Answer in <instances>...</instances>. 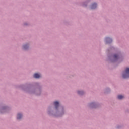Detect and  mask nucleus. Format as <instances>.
<instances>
[{"label": "nucleus", "mask_w": 129, "mask_h": 129, "mask_svg": "<svg viewBox=\"0 0 129 129\" xmlns=\"http://www.w3.org/2000/svg\"><path fill=\"white\" fill-rule=\"evenodd\" d=\"M123 78H129V68H126L125 71L123 73Z\"/></svg>", "instance_id": "f257e3e1"}, {"label": "nucleus", "mask_w": 129, "mask_h": 129, "mask_svg": "<svg viewBox=\"0 0 129 129\" xmlns=\"http://www.w3.org/2000/svg\"><path fill=\"white\" fill-rule=\"evenodd\" d=\"M106 42L107 44H108V43H111L112 42V39L109 37L106 38Z\"/></svg>", "instance_id": "f03ea898"}, {"label": "nucleus", "mask_w": 129, "mask_h": 129, "mask_svg": "<svg viewBox=\"0 0 129 129\" xmlns=\"http://www.w3.org/2000/svg\"><path fill=\"white\" fill-rule=\"evenodd\" d=\"M97 6V4H96V3H94L92 5L91 8L92 9V10H93L94 9H96Z\"/></svg>", "instance_id": "7ed1b4c3"}, {"label": "nucleus", "mask_w": 129, "mask_h": 129, "mask_svg": "<svg viewBox=\"0 0 129 129\" xmlns=\"http://www.w3.org/2000/svg\"><path fill=\"white\" fill-rule=\"evenodd\" d=\"M40 76H41V75L38 73H35L34 74V78H40Z\"/></svg>", "instance_id": "20e7f679"}, {"label": "nucleus", "mask_w": 129, "mask_h": 129, "mask_svg": "<svg viewBox=\"0 0 129 129\" xmlns=\"http://www.w3.org/2000/svg\"><path fill=\"white\" fill-rule=\"evenodd\" d=\"M119 56L117 54H115L113 56V58L115 61H116V60H118Z\"/></svg>", "instance_id": "39448f33"}, {"label": "nucleus", "mask_w": 129, "mask_h": 129, "mask_svg": "<svg viewBox=\"0 0 129 129\" xmlns=\"http://www.w3.org/2000/svg\"><path fill=\"white\" fill-rule=\"evenodd\" d=\"M54 104L55 106V108H58V106H59V102H54Z\"/></svg>", "instance_id": "423d86ee"}, {"label": "nucleus", "mask_w": 129, "mask_h": 129, "mask_svg": "<svg viewBox=\"0 0 129 129\" xmlns=\"http://www.w3.org/2000/svg\"><path fill=\"white\" fill-rule=\"evenodd\" d=\"M22 118V114H18L17 115V119H21Z\"/></svg>", "instance_id": "0eeeda50"}, {"label": "nucleus", "mask_w": 129, "mask_h": 129, "mask_svg": "<svg viewBox=\"0 0 129 129\" xmlns=\"http://www.w3.org/2000/svg\"><path fill=\"white\" fill-rule=\"evenodd\" d=\"M124 97L123 96L120 95L117 96L118 99H122V98H123Z\"/></svg>", "instance_id": "6e6552de"}, {"label": "nucleus", "mask_w": 129, "mask_h": 129, "mask_svg": "<svg viewBox=\"0 0 129 129\" xmlns=\"http://www.w3.org/2000/svg\"><path fill=\"white\" fill-rule=\"evenodd\" d=\"M23 47H24V49H25L26 50V49H28L29 46H28V45H24Z\"/></svg>", "instance_id": "1a4fd4ad"}, {"label": "nucleus", "mask_w": 129, "mask_h": 129, "mask_svg": "<svg viewBox=\"0 0 129 129\" xmlns=\"http://www.w3.org/2000/svg\"><path fill=\"white\" fill-rule=\"evenodd\" d=\"M78 94H80V95H82V94H83V91H78Z\"/></svg>", "instance_id": "9d476101"}]
</instances>
